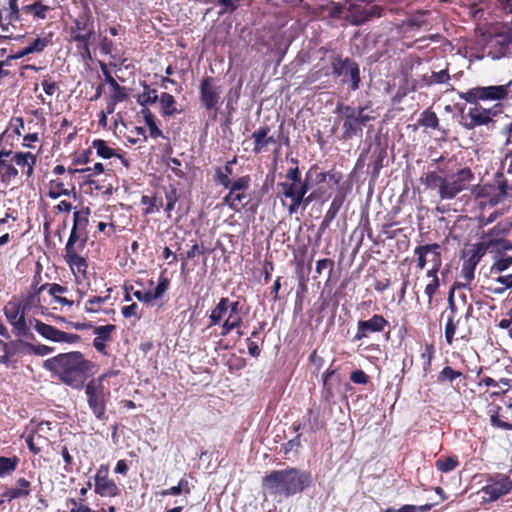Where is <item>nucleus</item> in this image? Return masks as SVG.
<instances>
[{"mask_svg": "<svg viewBox=\"0 0 512 512\" xmlns=\"http://www.w3.org/2000/svg\"><path fill=\"white\" fill-rule=\"evenodd\" d=\"M43 367L56 375L62 383L79 388L93 373L95 364L86 359L80 351H71L46 359Z\"/></svg>", "mask_w": 512, "mask_h": 512, "instance_id": "1", "label": "nucleus"}, {"mask_svg": "<svg viewBox=\"0 0 512 512\" xmlns=\"http://www.w3.org/2000/svg\"><path fill=\"white\" fill-rule=\"evenodd\" d=\"M312 483V476L307 471L287 468L270 472L262 479L263 490L278 502L301 493Z\"/></svg>", "mask_w": 512, "mask_h": 512, "instance_id": "2", "label": "nucleus"}, {"mask_svg": "<svg viewBox=\"0 0 512 512\" xmlns=\"http://www.w3.org/2000/svg\"><path fill=\"white\" fill-rule=\"evenodd\" d=\"M241 311L242 306L238 300L230 301L228 297L220 298L208 316L206 329L220 325V335L222 337L228 336L233 330L242 326Z\"/></svg>", "mask_w": 512, "mask_h": 512, "instance_id": "3", "label": "nucleus"}, {"mask_svg": "<svg viewBox=\"0 0 512 512\" xmlns=\"http://www.w3.org/2000/svg\"><path fill=\"white\" fill-rule=\"evenodd\" d=\"M512 81L502 85L476 86L465 92L459 91L458 96L466 102H487L500 103L512 99Z\"/></svg>", "mask_w": 512, "mask_h": 512, "instance_id": "4", "label": "nucleus"}, {"mask_svg": "<svg viewBox=\"0 0 512 512\" xmlns=\"http://www.w3.org/2000/svg\"><path fill=\"white\" fill-rule=\"evenodd\" d=\"M488 189L494 191L491 202L499 203L507 197H512V152L507 153L502 159L500 171L497 172L493 185L482 187L478 195L488 194Z\"/></svg>", "mask_w": 512, "mask_h": 512, "instance_id": "5", "label": "nucleus"}, {"mask_svg": "<svg viewBox=\"0 0 512 512\" xmlns=\"http://www.w3.org/2000/svg\"><path fill=\"white\" fill-rule=\"evenodd\" d=\"M511 228L512 223L507 220L498 222L494 227L483 234L478 248L497 254L512 250V241L506 239Z\"/></svg>", "mask_w": 512, "mask_h": 512, "instance_id": "6", "label": "nucleus"}, {"mask_svg": "<svg viewBox=\"0 0 512 512\" xmlns=\"http://www.w3.org/2000/svg\"><path fill=\"white\" fill-rule=\"evenodd\" d=\"M105 377L106 374L93 379L85 387L88 406L100 421L107 419L106 406L111 396L109 389L103 383Z\"/></svg>", "mask_w": 512, "mask_h": 512, "instance_id": "7", "label": "nucleus"}, {"mask_svg": "<svg viewBox=\"0 0 512 512\" xmlns=\"http://www.w3.org/2000/svg\"><path fill=\"white\" fill-rule=\"evenodd\" d=\"M332 74L341 78L342 84H348L349 89L356 91L360 88L361 75L359 64L353 59L343 58L339 54H335L330 58Z\"/></svg>", "mask_w": 512, "mask_h": 512, "instance_id": "8", "label": "nucleus"}, {"mask_svg": "<svg viewBox=\"0 0 512 512\" xmlns=\"http://www.w3.org/2000/svg\"><path fill=\"white\" fill-rule=\"evenodd\" d=\"M3 312L8 323L12 326V332L16 337L35 340V336L26 322L25 308L20 305L19 299L14 297L9 300L3 308Z\"/></svg>", "mask_w": 512, "mask_h": 512, "instance_id": "9", "label": "nucleus"}, {"mask_svg": "<svg viewBox=\"0 0 512 512\" xmlns=\"http://www.w3.org/2000/svg\"><path fill=\"white\" fill-rule=\"evenodd\" d=\"M317 169V164L311 166L305 175V179L299 183H295L294 185H288L287 183H278V188H280L281 196H283L286 199H289L287 210L290 215H293L298 212L300 208V203H302L303 201V196H305L310 190L309 179Z\"/></svg>", "mask_w": 512, "mask_h": 512, "instance_id": "10", "label": "nucleus"}, {"mask_svg": "<svg viewBox=\"0 0 512 512\" xmlns=\"http://www.w3.org/2000/svg\"><path fill=\"white\" fill-rule=\"evenodd\" d=\"M472 106L469 107L466 119L463 126L472 130L480 126L494 125V118L497 117L503 111V105L501 103L494 104L491 108L483 107L480 102H468Z\"/></svg>", "mask_w": 512, "mask_h": 512, "instance_id": "11", "label": "nucleus"}, {"mask_svg": "<svg viewBox=\"0 0 512 512\" xmlns=\"http://www.w3.org/2000/svg\"><path fill=\"white\" fill-rule=\"evenodd\" d=\"M416 267L424 270L427 265L431 267L426 273H439L442 267L441 245L438 243L419 245L414 249Z\"/></svg>", "mask_w": 512, "mask_h": 512, "instance_id": "12", "label": "nucleus"}, {"mask_svg": "<svg viewBox=\"0 0 512 512\" xmlns=\"http://www.w3.org/2000/svg\"><path fill=\"white\" fill-rule=\"evenodd\" d=\"M473 179L470 168H461L455 174L443 179V183L438 191L441 200H450L455 198L460 192L466 189L467 185Z\"/></svg>", "mask_w": 512, "mask_h": 512, "instance_id": "13", "label": "nucleus"}, {"mask_svg": "<svg viewBox=\"0 0 512 512\" xmlns=\"http://www.w3.org/2000/svg\"><path fill=\"white\" fill-rule=\"evenodd\" d=\"M222 88L217 84V80L212 76L202 78L199 86V99L202 106L207 111H214V119L217 117V111L220 105Z\"/></svg>", "mask_w": 512, "mask_h": 512, "instance_id": "14", "label": "nucleus"}, {"mask_svg": "<svg viewBox=\"0 0 512 512\" xmlns=\"http://www.w3.org/2000/svg\"><path fill=\"white\" fill-rule=\"evenodd\" d=\"M251 177L244 175L234 180L233 185L227 187L228 193L223 197V203L230 209L238 212L247 202L246 190L250 187Z\"/></svg>", "mask_w": 512, "mask_h": 512, "instance_id": "15", "label": "nucleus"}, {"mask_svg": "<svg viewBox=\"0 0 512 512\" xmlns=\"http://www.w3.org/2000/svg\"><path fill=\"white\" fill-rule=\"evenodd\" d=\"M512 490V481L506 475H496L490 477L487 484L482 487L478 494H483L482 503L493 502L500 497L510 493Z\"/></svg>", "mask_w": 512, "mask_h": 512, "instance_id": "16", "label": "nucleus"}, {"mask_svg": "<svg viewBox=\"0 0 512 512\" xmlns=\"http://www.w3.org/2000/svg\"><path fill=\"white\" fill-rule=\"evenodd\" d=\"M30 324L33 325V328L39 335L52 342L75 344L81 341L80 335L61 331L55 326L46 324L39 319L34 318L30 320Z\"/></svg>", "mask_w": 512, "mask_h": 512, "instance_id": "17", "label": "nucleus"}, {"mask_svg": "<svg viewBox=\"0 0 512 512\" xmlns=\"http://www.w3.org/2000/svg\"><path fill=\"white\" fill-rule=\"evenodd\" d=\"M1 161H12L16 166L22 168L23 174L30 178L34 175V167L37 163V155L31 152L17 151L13 152L6 148L0 149Z\"/></svg>", "mask_w": 512, "mask_h": 512, "instance_id": "18", "label": "nucleus"}, {"mask_svg": "<svg viewBox=\"0 0 512 512\" xmlns=\"http://www.w3.org/2000/svg\"><path fill=\"white\" fill-rule=\"evenodd\" d=\"M102 72L105 76V82L110 86V94L107 98V113L113 114L116 105L128 99V89L121 86L111 75L106 65H101Z\"/></svg>", "mask_w": 512, "mask_h": 512, "instance_id": "19", "label": "nucleus"}, {"mask_svg": "<svg viewBox=\"0 0 512 512\" xmlns=\"http://www.w3.org/2000/svg\"><path fill=\"white\" fill-rule=\"evenodd\" d=\"M387 327H389V321L381 314H374L367 320H359L353 341L368 338L372 333H381Z\"/></svg>", "mask_w": 512, "mask_h": 512, "instance_id": "20", "label": "nucleus"}, {"mask_svg": "<svg viewBox=\"0 0 512 512\" xmlns=\"http://www.w3.org/2000/svg\"><path fill=\"white\" fill-rule=\"evenodd\" d=\"M366 107H359V115L343 120L342 139L351 140L354 137H362L363 127L372 120V117L365 114Z\"/></svg>", "mask_w": 512, "mask_h": 512, "instance_id": "21", "label": "nucleus"}, {"mask_svg": "<svg viewBox=\"0 0 512 512\" xmlns=\"http://www.w3.org/2000/svg\"><path fill=\"white\" fill-rule=\"evenodd\" d=\"M341 376L338 372V368L330 366L322 374V398L329 401L334 398L336 392L339 391L341 386Z\"/></svg>", "mask_w": 512, "mask_h": 512, "instance_id": "22", "label": "nucleus"}, {"mask_svg": "<svg viewBox=\"0 0 512 512\" xmlns=\"http://www.w3.org/2000/svg\"><path fill=\"white\" fill-rule=\"evenodd\" d=\"M512 37L506 33L491 36L487 41L488 54L493 59L504 57L510 51Z\"/></svg>", "mask_w": 512, "mask_h": 512, "instance_id": "23", "label": "nucleus"}, {"mask_svg": "<svg viewBox=\"0 0 512 512\" xmlns=\"http://www.w3.org/2000/svg\"><path fill=\"white\" fill-rule=\"evenodd\" d=\"M50 422H41L37 425L26 437V444L28 448H47L51 441L49 439V432L51 431Z\"/></svg>", "mask_w": 512, "mask_h": 512, "instance_id": "24", "label": "nucleus"}, {"mask_svg": "<svg viewBox=\"0 0 512 512\" xmlns=\"http://www.w3.org/2000/svg\"><path fill=\"white\" fill-rule=\"evenodd\" d=\"M75 34L94 36V19L90 8L82 9L79 15L73 20V25L70 29V35Z\"/></svg>", "mask_w": 512, "mask_h": 512, "instance_id": "25", "label": "nucleus"}, {"mask_svg": "<svg viewBox=\"0 0 512 512\" xmlns=\"http://www.w3.org/2000/svg\"><path fill=\"white\" fill-rule=\"evenodd\" d=\"M64 259L77 282L86 279L88 262L87 259L81 255V252L64 253Z\"/></svg>", "mask_w": 512, "mask_h": 512, "instance_id": "26", "label": "nucleus"}, {"mask_svg": "<svg viewBox=\"0 0 512 512\" xmlns=\"http://www.w3.org/2000/svg\"><path fill=\"white\" fill-rule=\"evenodd\" d=\"M95 491L102 497H114L120 493L115 482L107 477V469H99L95 477Z\"/></svg>", "mask_w": 512, "mask_h": 512, "instance_id": "27", "label": "nucleus"}, {"mask_svg": "<svg viewBox=\"0 0 512 512\" xmlns=\"http://www.w3.org/2000/svg\"><path fill=\"white\" fill-rule=\"evenodd\" d=\"M116 331V326L113 324H107L102 326H96L93 328V333L96 337L93 339V347L97 352L107 355L106 342L112 340V334Z\"/></svg>", "mask_w": 512, "mask_h": 512, "instance_id": "28", "label": "nucleus"}, {"mask_svg": "<svg viewBox=\"0 0 512 512\" xmlns=\"http://www.w3.org/2000/svg\"><path fill=\"white\" fill-rule=\"evenodd\" d=\"M446 314V324H445V340L448 345H452L455 340V334L457 327L460 323L461 317H457V307L450 297L449 307L442 316Z\"/></svg>", "mask_w": 512, "mask_h": 512, "instance_id": "29", "label": "nucleus"}, {"mask_svg": "<svg viewBox=\"0 0 512 512\" xmlns=\"http://www.w3.org/2000/svg\"><path fill=\"white\" fill-rule=\"evenodd\" d=\"M237 164V156L228 160L223 167L217 166L214 168L213 181L223 188L233 185L230 176L233 174V166Z\"/></svg>", "mask_w": 512, "mask_h": 512, "instance_id": "30", "label": "nucleus"}, {"mask_svg": "<svg viewBox=\"0 0 512 512\" xmlns=\"http://www.w3.org/2000/svg\"><path fill=\"white\" fill-rule=\"evenodd\" d=\"M489 413L492 427L502 430H512V411L506 410L502 412V408L496 405Z\"/></svg>", "mask_w": 512, "mask_h": 512, "instance_id": "31", "label": "nucleus"}, {"mask_svg": "<svg viewBox=\"0 0 512 512\" xmlns=\"http://www.w3.org/2000/svg\"><path fill=\"white\" fill-rule=\"evenodd\" d=\"M157 102H159V112L163 118L172 117L182 112V109L178 108L175 97L168 92H162Z\"/></svg>", "mask_w": 512, "mask_h": 512, "instance_id": "32", "label": "nucleus"}, {"mask_svg": "<svg viewBox=\"0 0 512 512\" xmlns=\"http://www.w3.org/2000/svg\"><path fill=\"white\" fill-rule=\"evenodd\" d=\"M47 196L50 199H58L61 196H69L71 191L75 189L72 183H68L64 178L51 179L47 185Z\"/></svg>", "mask_w": 512, "mask_h": 512, "instance_id": "33", "label": "nucleus"}, {"mask_svg": "<svg viewBox=\"0 0 512 512\" xmlns=\"http://www.w3.org/2000/svg\"><path fill=\"white\" fill-rule=\"evenodd\" d=\"M88 241V233L71 229L69 238L64 248V253L82 252Z\"/></svg>", "mask_w": 512, "mask_h": 512, "instance_id": "34", "label": "nucleus"}, {"mask_svg": "<svg viewBox=\"0 0 512 512\" xmlns=\"http://www.w3.org/2000/svg\"><path fill=\"white\" fill-rule=\"evenodd\" d=\"M451 77L448 69L441 71H432L430 74L422 75L420 79V88L430 87L436 84H448Z\"/></svg>", "mask_w": 512, "mask_h": 512, "instance_id": "35", "label": "nucleus"}, {"mask_svg": "<svg viewBox=\"0 0 512 512\" xmlns=\"http://www.w3.org/2000/svg\"><path fill=\"white\" fill-rule=\"evenodd\" d=\"M107 177L111 178L112 176L105 175L103 179H86L84 184L89 186L91 193L96 192V194L110 196L113 194L114 186Z\"/></svg>", "mask_w": 512, "mask_h": 512, "instance_id": "36", "label": "nucleus"}, {"mask_svg": "<svg viewBox=\"0 0 512 512\" xmlns=\"http://www.w3.org/2000/svg\"><path fill=\"white\" fill-rule=\"evenodd\" d=\"M26 338H19L9 342V349L7 355H0V364L9 367L12 363V358L18 353L26 354Z\"/></svg>", "mask_w": 512, "mask_h": 512, "instance_id": "37", "label": "nucleus"}, {"mask_svg": "<svg viewBox=\"0 0 512 512\" xmlns=\"http://www.w3.org/2000/svg\"><path fill=\"white\" fill-rule=\"evenodd\" d=\"M141 86L143 88L142 93L137 96V103L142 106V108H148L149 105L155 104L158 100L159 95L157 94V90L152 88L147 82H141Z\"/></svg>", "mask_w": 512, "mask_h": 512, "instance_id": "38", "label": "nucleus"}, {"mask_svg": "<svg viewBox=\"0 0 512 512\" xmlns=\"http://www.w3.org/2000/svg\"><path fill=\"white\" fill-rule=\"evenodd\" d=\"M30 494V482L24 478H20L16 482V486L13 488L7 489L3 497L7 498L9 501L28 496Z\"/></svg>", "mask_w": 512, "mask_h": 512, "instance_id": "39", "label": "nucleus"}, {"mask_svg": "<svg viewBox=\"0 0 512 512\" xmlns=\"http://www.w3.org/2000/svg\"><path fill=\"white\" fill-rule=\"evenodd\" d=\"M91 214V210L89 207H82L80 210H77L73 213V225L72 229L88 233V225H89V217Z\"/></svg>", "mask_w": 512, "mask_h": 512, "instance_id": "40", "label": "nucleus"}, {"mask_svg": "<svg viewBox=\"0 0 512 512\" xmlns=\"http://www.w3.org/2000/svg\"><path fill=\"white\" fill-rule=\"evenodd\" d=\"M140 203L145 206L142 211L145 216L157 213L163 207V199L158 197L155 193L151 195H143Z\"/></svg>", "mask_w": 512, "mask_h": 512, "instance_id": "41", "label": "nucleus"}, {"mask_svg": "<svg viewBox=\"0 0 512 512\" xmlns=\"http://www.w3.org/2000/svg\"><path fill=\"white\" fill-rule=\"evenodd\" d=\"M141 114L143 115L146 126L149 129L150 137L153 139L164 138L162 130L158 127L156 116L149 108H142Z\"/></svg>", "mask_w": 512, "mask_h": 512, "instance_id": "42", "label": "nucleus"}, {"mask_svg": "<svg viewBox=\"0 0 512 512\" xmlns=\"http://www.w3.org/2000/svg\"><path fill=\"white\" fill-rule=\"evenodd\" d=\"M19 176V171L12 161L0 160V182L3 184H10Z\"/></svg>", "mask_w": 512, "mask_h": 512, "instance_id": "43", "label": "nucleus"}, {"mask_svg": "<svg viewBox=\"0 0 512 512\" xmlns=\"http://www.w3.org/2000/svg\"><path fill=\"white\" fill-rule=\"evenodd\" d=\"M270 133V127L264 125L255 130L251 137L254 141L253 153L259 154L266 150V134Z\"/></svg>", "mask_w": 512, "mask_h": 512, "instance_id": "44", "label": "nucleus"}, {"mask_svg": "<svg viewBox=\"0 0 512 512\" xmlns=\"http://www.w3.org/2000/svg\"><path fill=\"white\" fill-rule=\"evenodd\" d=\"M92 37L85 34L70 35L71 40L76 42L77 50L84 59L91 58L90 45Z\"/></svg>", "mask_w": 512, "mask_h": 512, "instance_id": "45", "label": "nucleus"}, {"mask_svg": "<svg viewBox=\"0 0 512 512\" xmlns=\"http://www.w3.org/2000/svg\"><path fill=\"white\" fill-rule=\"evenodd\" d=\"M51 10L50 6L44 5L41 0H36L32 4L22 7L25 14L32 15L35 19H45L47 13Z\"/></svg>", "mask_w": 512, "mask_h": 512, "instance_id": "46", "label": "nucleus"}, {"mask_svg": "<svg viewBox=\"0 0 512 512\" xmlns=\"http://www.w3.org/2000/svg\"><path fill=\"white\" fill-rule=\"evenodd\" d=\"M466 379V376L458 370L453 369L450 366H445L438 374H437V383L439 384H451L459 379Z\"/></svg>", "mask_w": 512, "mask_h": 512, "instance_id": "47", "label": "nucleus"}, {"mask_svg": "<svg viewBox=\"0 0 512 512\" xmlns=\"http://www.w3.org/2000/svg\"><path fill=\"white\" fill-rule=\"evenodd\" d=\"M107 295L105 296H93L90 297L85 305L84 311L89 314H95L101 311L103 304H105L110 299L111 289H107Z\"/></svg>", "mask_w": 512, "mask_h": 512, "instance_id": "48", "label": "nucleus"}, {"mask_svg": "<svg viewBox=\"0 0 512 512\" xmlns=\"http://www.w3.org/2000/svg\"><path fill=\"white\" fill-rule=\"evenodd\" d=\"M48 284V292L54 298L55 302L71 307L74 302L72 300L67 299L66 297L61 296L62 294L68 291L66 286H62L57 283H47Z\"/></svg>", "mask_w": 512, "mask_h": 512, "instance_id": "49", "label": "nucleus"}, {"mask_svg": "<svg viewBox=\"0 0 512 512\" xmlns=\"http://www.w3.org/2000/svg\"><path fill=\"white\" fill-rule=\"evenodd\" d=\"M478 261L479 258L476 256V254H473L469 259L463 262L461 276L465 280V283L463 284L464 287L469 285L474 279V271Z\"/></svg>", "mask_w": 512, "mask_h": 512, "instance_id": "50", "label": "nucleus"}, {"mask_svg": "<svg viewBox=\"0 0 512 512\" xmlns=\"http://www.w3.org/2000/svg\"><path fill=\"white\" fill-rule=\"evenodd\" d=\"M48 284H42L35 291H31L23 300H20V305L25 308V311H29L32 307L39 306L41 303L40 295L46 290Z\"/></svg>", "mask_w": 512, "mask_h": 512, "instance_id": "51", "label": "nucleus"}, {"mask_svg": "<svg viewBox=\"0 0 512 512\" xmlns=\"http://www.w3.org/2000/svg\"><path fill=\"white\" fill-rule=\"evenodd\" d=\"M387 157L386 148L377 146L372 153V174L374 177H378L380 170L383 168V162Z\"/></svg>", "mask_w": 512, "mask_h": 512, "instance_id": "52", "label": "nucleus"}, {"mask_svg": "<svg viewBox=\"0 0 512 512\" xmlns=\"http://www.w3.org/2000/svg\"><path fill=\"white\" fill-rule=\"evenodd\" d=\"M243 81L239 80L236 86L231 87L226 95V109L229 114H232L235 111V106L238 103V100L241 95Z\"/></svg>", "mask_w": 512, "mask_h": 512, "instance_id": "53", "label": "nucleus"}, {"mask_svg": "<svg viewBox=\"0 0 512 512\" xmlns=\"http://www.w3.org/2000/svg\"><path fill=\"white\" fill-rule=\"evenodd\" d=\"M418 124L422 127L436 130L439 128V118L434 111L428 108L420 114Z\"/></svg>", "mask_w": 512, "mask_h": 512, "instance_id": "54", "label": "nucleus"}, {"mask_svg": "<svg viewBox=\"0 0 512 512\" xmlns=\"http://www.w3.org/2000/svg\"><path fill=\"white\" fill-rule=\"evenodd\" d=\"M92 148L96 150L99 157L104 159H111L117 155L116 150L109 147L107 142L103 139H95L92 142Z\"/></svg>", "mask_w": 512, "mask_h": 512, "instance_id": "55", "label": "nucleus"}, {"mask_svg": "<svg viewBox=\"0 0 512 512\" xmlns=\"http://www.w3.org/2000/svg\"><path fill=\"white\" fill-rule=\"evenodd\" d=\"M305 418L306 419L303 423V429H307L309 431H316L323 428V422L321 421L318 412L309 409L307 416Z\"/></svg>", "mask_w": 512, "mask_h": 512, "instance_id": "56", "label": "nucleus"}, {"mask_svg": "<svg viewBox=\"0 0 512 512\" xmlns=\"http://www.w3.org/2000/svg\"><path fill=\"white\" fill-rule=\"evenodd\" d=\"M165 199V212L167 213V217L170 218L171 212L174 210L175 204L179 199L178 191L173 185H170L168 189L165 188Z\"/></svg>", "mask_w": 512, "mask_h": 512, "instance_id": "57", "label": "nucleus"}, {"mask_svg": "<svg viewBox=\"0 0 512 512\" xmlns=\"http://www.w3.org/2000/svg\"><path fill=\"white\" fill-rule=\"evenodd\" d=\"M181 493L190 494L191 487L189 486V482L185 478H181L176 486H173L169 489H164L160 492V495L165 497L168 495H180Z\"/></svg>", "mask_w": 512, "mask_h": 512, "instance_id": "58", "label": "nucleus"}, {"mask_svg": "<svg viewBox=\"0 0 512 512\" xmlns=\"http://www.w3.org/2000/svg\"><path fill=\"white\" fill-rule=\"evenodd\" d=\"M426 277L430 279L429 283L425 286V294L428 297V302L431 303L433 297L438 292L440 287V280L438 277V273H426Z\"/></svg>", "mask_w": 512, "mask_h": 512, "instance_id": "59", "label": "nucleus"}, {"mask_svg": "<svg viewBox=\"0 0 512 512\" xmlns=\"http://www.w3.org/2000/svg\"><path fill=\"white\" fill-rule=\"evenodd\" d=\"M444 177L440 176L435 171L428 172L421 178V182L425 185L427 189H440L441 184L443 183Z\"/></svg>", "mask_w": 512, "mask_h": 512, "instance_id": "60", "label": "nucleus"}, {"mask_svg": "<svg viewBox=\"0 0 512 512\" xmlns=\"http://www.w3.org/2000/svg\"><path fill=\"white\" fill-rule=\"evenodd\" d=\"M345 198H346L345 193H343V192L337 193L334 196V198L330 204V207L327 210L325 215L329 216L332 219H335L337 214L339 213L341 207L343 206Z\"/></svg>", "mask_w": 512, "mask_h": 512, "instance_id": "61", "label": "nucleus"}, {"mask_svg": "<svg viewBox=\"0 0 512 512\" xmlns=\"http://www.w3.org/2000/svg\"><path fill=\"white\" fill-rule=\"evenodd\" d=\"M54 352V347H50L44 344L35 345L27 341L26 354H33L37 356H45Z\"/></svg>", "mask_w": 512, "mask_h": 512, "instance_id": "62", "label": "nucleus"}, {"mask_svg": "<svg viewBox=\"0 0 512 512\" xmlns=\"http://www.w3.org/2000/svg\"><path fill=\"white\" fill-rule=\"evenodd\" d=\"M17 463V457H0V476L3 477L14 471Z\"/></svg>", "mask_w": 512, "mask_h": 512, "instance_id": "63", "label": "nucleus"}, {"mask_svg": "<svg viewBox=\"0 0 512 512\" xmlns=\"http://www.w3.org/2000/svg\"><path fill=\"white\" fill-rule=\"evenodd\" d=\"M512 266V256H505L497 259L491 266L490 272L492 274L501 273Z\"/></svg>", "mask_w": 512, "mask_h": 512, "instance_id": "64", "label": "nucleus"}]
</instances>
